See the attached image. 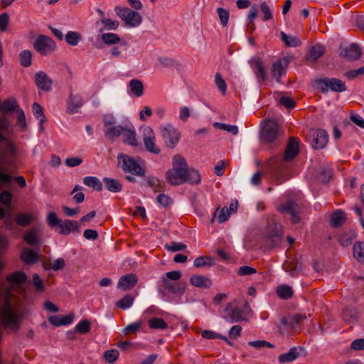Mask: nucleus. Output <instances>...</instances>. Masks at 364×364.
<instances>
[{"label": "nucleus", "instance_id": "f257e3e1", "mask_svg": "<svg viewBox=\"0 0 364 364\" xmlns=\"http://www.w3.org/2000/svg\"><path fill=\"white\" fill-rule=\"evenodd\" d=\"M118 166L127 174L125 178L131 183H135V176L144 178L146 176L144 161L138 156L134 157L120 153L117 156Z\"/></svg>", "mask_w": 364, "mask_h": 364}, {"label": "nucleus", "instance_id": "f03ea898", "mask_svg": "<svg viewBox=\"0 0 364 364\" xmlns=\"http://www.w3.org/2000/svg\"><path fill=\"white\" fill-rule=\"evenodd\" d=\"M188 164L183 156H176L173 159V168L167 171L166 179L172 186H179L186 182Z\"/></svg>", "mask_w": 364, "mask_h": 364}, {"label": "nucleus", "instance_id": "7ed1b4c3", "mask_svg": "<svg viewBox=\"0 0 364 364\" xmlns=\"http://www.w3.org/2000/svg\"><path fill=\"white\" fill-rule=\"evenodd\" d=\"M21 316L14 311L9 299H6L0 306V321L8 328L16 331L18 329Z\"/></svg>", "mask_w": 364, "mask_h": 364}, {"label": "nucleus", "instance_id": "20e7f679", "mask_svg": "<svg viewBox=\"0 0 364 364\" xmlns=\"http://www.w3.org/2000/svg\"><path fill=\"white\" fill-rule=\"evenodd\" d=\"M317 89L323 94H326L329 90L335 92L346 91V83L336 77H323L315 81Z\"/></svg>", "mask_w": 364, "mask_h": 364}, {"label": "nucleus", "instance_id": "39448f33", "mask_svg": "<svg viewBox=\"0 0 364 364\" xmlns=\"http://www.w3.org/2000/svg\"><path fill=\"white\" fill-rule=\"evenodd\" d=\"M116 14L129 27H137L142 22V16L136 11L132 10L128 7L116 6L114 8Z\"/></svg>", "mask_w": 364, "mask_h": 364}, {"label": "nucleus", "instance_id": "423d86ee", "mask_svg": "<svg viewBox=\"0 0 364 364\" xmlns=\"http://www.w3.org/2000/svg\"><path fill=\"white\" fill-rule=\"evenodd\" d=\"M161 284L158 287V291L162 295L171 293L177 296L184 294L187 288V283L183 281H170V279H161Z\"/></svg>", "mask_w": 364, "mask_h": 364}, {"label": "nucleus", "instance_id": "0eeeda50", "mask_svg": "<svg viewBox=\"0 0 364 364\" xmlns=\"http://www.w3.org/2000/svg\"><path fill=\"white\" fill-rule=\"evenodd\" d=\"M159 131L166 146L173 149L178 143L181 134L179 131L171 124H166L159 127Z\"/></svg>", "mask_w": 364, "mask_h": 364}, {"label": "nucleus", "instance_id": "6e6552de", "mask_svg": "<svg viewBox=\"0 0 364 364\" xmlns=\"http://www.w3.org/2000/svg\"><path fill=\"white\" fill-rule=\"evenodd\" d=\"M282 237L283 232L281 224L273 223L268 225L264 242L269 247L274 248L279 247L282 242Z\"/></svg>", "mask_w": 364, "mask_h": 364}, {"label": "nucleus", "instance_id": "1a4fd4ad", "mask_svg": "<svg viewBox=\"0 0 364 364\" xmlns=\"http://www.w3.org/2000/svg\"><path fill=\"white\" fill-rule=\"evenodd\" d=\"M33 48L42 55H47L55 50L56 43L50 37L40 35L35 41Z\"/></svg>", "mask_w": 364, "mask_h": 364}, {"label": "nucleus", "instance_id": "9d476101", "mask_svg": "<svg viewBox=\"0 0 364 364\" xmlns=\"http://www.w3.org/2000/svg\"><path fill=\"white\" fill-rule=\"evenodd\" d=\"M141 130L146 149L150 153L159 154L161 152V149L156 145V137L154 130L149 126L142 127Z\"/></svg>", "mask_w": 364, "mask_h": 364}, {"label": "nucleus", "instance_id": "9b49d317", "mask_svg": "<svg viewBox=\"0 0 364 364\" xmlns=\"http://www.w3.org/2000/svg\"><path fill=\"white\" fill-rule=\"evenodd\" d=\"M279 134V125L274 119H269L265 122L262 135L263 139L267 142H273L277 140Z\"/></svg>", "mask_w": 364, "mask_h": 364}, {"label": "nucleus", "instance_id": "f8f14e48", "mask_svg": "<svg viewBox=\"0 0 364 364\" xmlns=\"http://www.w3.org/2000/svg\"><path fill=\"white\" fill-rule=\"evenodd\" d=\"M278 210L282 213H288L291 215V220L293 223L297 224L301 221V211L300 208L297 203L289 200L284 204H282Z\"/></svg>", "mask_w": 364, "mask_h": 364}, {"label": "nucleus", "instance_id": "ddd939ff", "mask_svg": "<svg viewBox=\"0 0 364 364\" xmlns=\"http://www.w3.org/2000/svg\"><path fill=\"white\" fill-rule=\"evenodd\" d=\"M269 168L272 176L279 183H282L286 178L284 176V169L285 168L283 161L278 157H273L270 159Z\"/></svg>", "mask_w": 364, "mask_h": 364}, {"label": "nucleus", "instance_id": "4468645a", "mask_svg": "<svg viewBox=\"0 0 364 364\" xmlns=\"http://www.w3.org/2000/svg\"><path fill=\"white\" fill-rule=\"evenodd\" d=\"M223 318L229 323H236L245 320L243 310L239 307L232 308V304L228 303L224 309Z\"/></svg>", "mask_w": 364, "mask_h": 364}, {"label": "nucleus", "instance_id": "2eb2a0df", "mask_svg": "<svg viewBox=\"0 0 364 364\" xmlns=\"http://www.w3.org/2000/svg\"><path fill=\"white\" fill-rule=\"evenodd\" d=\"M362 55V50L358 45L352 43L348 46L340 47V56L348 61H355Z\"/></svg>", "mask_w": 364, "mask_h": 364}, {"label": "nucleus", "instance_id": "dca6fc26", "mask_svg": "<svg viewBox=\"0 0 364 364\" xmlns=\"http://www.w3.org/2000/svg\"><path fill=\"white\" fill-rule=\"evenodd\" d=\"M311 145L315 149H321L326 146L328 141V134L323 129H318L313 133Z\"/></svg>", "mask_w": 364, "mask_h": 364}, {"label": "nucleus", "instance_id": "f3484780", "mask_svg": "<svg viewBox=\"0 0 364 364\" xmlns=\"http://www.w3.org/2000/svg\"><path fill=\"white\" fill-rule=\"evenodd\" d=\"M35 82L39 90L46 92L51 90L53 81L43 71H39L36 73Z\"/></svg>", "mask_w": 364, "mask_h": 364}, {"label": "nucleus", "instance_id": "a211bd4d", "mask_svg": "<svg viewBox=\"0 0 364 364\" xmlns=\"http://www.w3.org/2000/svg\"><path fill=\"white\" fill-rule=\"evenodd\" d=\"M138 277L135 274L130 273L120 277L117 287L123 291L132 289L137 283Z\"/></svg>", "mask_w": 364, "mask_h": 364}, {"label": "nucleus", "instance_id": "6ab92c4d", "mask_svg": "<svg viewBox=\"0 0 364 364\" xmlns=\"http://www.w3.org/2000/svg\"><path fill=\"white\" fill-rule=\"evenodd\" d=\"M59 234L67 235L73 232H80V228L78 222L71 220L61 221L59 225Z\"/></svg>", "mask_w": 364, "mask_h": 364}, {"label": "nucleus", "instance_id": "aec40b11", "mask_svg": "<svg viewBox=\"0 0 364 364\" xmlns=\"http://www.w3.org/2000/svg\"><path fill=\"white\" fill-rule=\"evenodd\" d=\"M299 153V141L296 138L291 137L287 144L286 151L283 156V161L293 159Z\"/></svg>", "mask_w": 364, "mask_h": 364}, {"label": "nucleus", "instance_id": "412c9836", "mask_svg": "<svg viewBox=\"0 0 364 364\" xmlns=\"http://www.w3.org/2000/svg\"><path fill=\"white\" fill-rule=\"evenodd\" d=\"M306 319V316L305 314H297L289 318H283L282 323L294 331H297L299 329L301 322Z\"/></svg>", "mask_w": 364, "mask_h": 364}, {"label": "nucleus", "instance_id": "4be33fe9", "mask_svg": "<svg viewBox=\"0 0 364 364\" xmlns=\"http://www.w3.org/2000/svg\"><path fill=\"white\" fill-rule=\"evenodd\" d=\"M189 282L192 286L203 289H210L213 284L210 278L200 274L191 276Z\"/></svg>", "mask_w": 364, "mask_h": 364}, {"label": "nucleus", "instance_id": "5701e85b", "mask_svg": "<svg viewBox=\"0 0 364 364\" xmlns=\"http://www.w3.org/2000/svg\"><path fill=\"white\" fill-rule=\"evenodd\" d=\"M288 62L286 58L280 59L274 62L272 65V73L277 82H279L281 77L285 74V68L287 66Z\"/></svg>", "mask_w": 364, "mask_h": 364}, {"label": "nucleus", "instance_id": "b1692460", "mask_svg": "<svg viewBox=\"0 0 364 364\" xmlns=\"http://www.w3.org/2000/svg\"><path fill=\"white\" fill-rule=\"evenodd\" d=\"M301 350V348L292 347L287 353L281 354L278 357V361L280 363H288L293 362L300 355L299 351Z\"/></svg>", "mask_w": 364, "mask_h": 364}, {"label": "nucleus", "instance_id": "393cba45", "mask_svg": "<svg viewBox=\"0 0 364 364\" xmlns=\"http://www.w3.org/2000/svg\"><path fill=\"white\" fill-rule=\"evenodd\" d=\"M74 319V314H70L63 316H50L48 318L50 323L55 326H67L70 324Z\"/></svg>", "mask_w": 364, "mask_h": 364}, {"label": "nucleus", "instance_id": "a878e982", "mask_svg": "<svg viewBox=\"0 0 364 364\" xmlns=\"http://www.w3.org/2000/svg\"><path fill=\"white\" fill-rule=\"evenodd\" d=\"M250 63L254 64L257 68V70L255 71V74L258 81L259 82L265 81L267 76L262 60L259 58H253L251 59Z\"/></svg>", "mask_w": 364, "mask_h": 364}, {"label": "nucleus", "instance_id": "bb28decb", "mask_svg": "<svg viewBox=\"0 0 364 364\" xmlns=\"http://www.w3.org/2000/svg\"><path fill=\"white\" fill-rule=\"evenodd\" d=\"M82 105L83 101L81 96L70 95L68 99V109L70 113H77Z\"/></svg>", "mask_w": 364, "mask_h": 364}, {"label": "nucleus", "instance_id": "cd10ccee", "mask_svg": "<svg viewBox=\"0 0 364 364\" xmlns=\"http://www.w3.org/2000/svg\"><path fill=\"white\" fill-rule=\"evenodd\" d=\"M21 259L26 264H33L38 259V254L30 248H24L21 254Z\"/></svg>", "mask_w": 364, "mask_h": 364}, {"label": "nucleus", "instance_id": "c85d7f7f", "mask_svg": "<svg viewBox=\"0 0 364 364\" xmlns=\"http://www.w3.org/2000/svg\"><path fill=\"white\" fill-rule=\"evenodd\" d=\"M346 220L345 213L341 210H337L331 215L330 225L333 228H339L343 225Z\"/></svg>", "mask_w": 364, "mask_h": 364}, {"label": "nucleus", "instance_id": "c756f323", "mask_svg": "<svg viewBox=\"0 0 364 364\" xmlns=\"http://www.w3.org/2000/svg\"><path fill=\"white\" fill-rule=\"evenodd\" d=\"M18 108V104L16 98L10 97L5 100L0 107V110L3 114L13 112L15 110L17 111Z\"/></svg>", "mask_w": 364, "mask_h": 364}, {"label": "nucleus", "instance_id": "7c9ffc66", "mask_svg": "<svg viewBox=\"0 0 364 364\" xmlns=\"http://www.w3.org/2000/svg\"><path fill=\"white\" fill-rule=\"evenodd\" d=\"M6 280L11 284L21 285L26 283L27 276L21 271H16L8 275Z\"/></svg>", "mask_w": 364, "mask_h": 364}, {"label": "nucleus", "instance_id": "2f4dec72", "mask_svg": "<svg viewBox=\"0 0 364 364\" xmlns=\"http://www.w3.org/2000/svg\"><path fill=\"white\" fill-rule=\"evenodd\" d=\"M102 181L106 189L112 193H119L122 190V185L117 179L105 177Z\"/></svg>", "mask_w": 364, "mask_h": 364}, {"label": "nucleus", "instance_id": "473e14b6", "mask_svg": "<svg viewBox=\"0 0 364 364\" xmlns=\"http://www.w3.org/2000/svg\"><path fill=\"white\" fill-rule=\"evenodd\" d=\"M123 137L124 141L127 144L132 146H138L136 134L134 127H132V128L129 129L125 127L124 131L123 132Z\"/></svg>", "mask_w": 364, "mask_h": 364}, {"label": "nucleus", "instance_id": "72a5a7b5", "mask_svg": "<svg viewBox=\"0 0 364 364\" xmlns=\"http://www.w3.org/2000/svg\"><path fill=\"white\" fill-rule=\"evenodd\" d=\"M129 87L132 93L137 97L142 96L144 94L143 82L139 80H131L129 82Z\"/></svg>", "mask_w": 364, "mask_h": 364}, {"label": "nucleus", "instance_id": "f704fd0d", "mask_svg": "<svg viewBox=\"0 0 364 364\" xmlns=\"http://www.w3.org/2000/svg\"><path fill=\"white\" fill-rule=\"evenodd\" d=\"M23 240L26 243L33 247H39L41 245L38 234L33 228L24 235Z\"/></svg>", "mask_w": 364, "mask_h": 364}, {"label": "nucleus", "instance_id": "c9c22d12", "mask_svg": "<svg viewBox=\"0 0 364 364\" xmlns=\"http://www.w3.org/2000/svg\"><path fill=\"white\" fill-rule=\"evenodd\" d=\"M124 129L125 127L121 125L109 127L105 132V136L109 139L114 140L116 138L123 134Z\"/></svg>", "mask_w": 364, "mask_h": 364}, {"label": "nucleus", "instance_id": "e433bc0d", "mask_svg": "<svg viewBox=\"0 0 364 364\" xmlns=\"http://www.w3.org/2000/svg\"><path fill=\"white\" fill-rule=\"evenodd\" d=\"M102 41L107 46H114L121 43L120 37L113 33H103L101 35Z\"/></svg>", "mask_w": 364, "mask_h": 364}, {"label": "nucleus", "instance_id": "4c0bfd02", "mask_svg": "<svg viewBox=\"0 0 364 364\" xmlns=\"http://www.w3.org/2000/svg\"><path fill=\"white\" fill-rule=\"evenodd\" d=\"M83 183L87 187L92 188L97 191H101L102 190V183L95 176H86L83 178Z\"/></svg>", "mask_w": 364, "mask_h": 364}, {"label": "nucleus", "instance_id": "58836bf2", "mask_svg": "<svg viewBox=\"0 0 364 364\" xmlns=\"http://www.w3.org/2000/svg\"><path fill=\"white\" fill-rule=\"evenodd\" d=\"M353 255L359 262H364V242H356L353 248Z\"/></svg>", "mask_w": 364, "mask_h": 364}, {"label": "nucleus", "instance_id": "ea45409f", "mask_svg": "<svg viewBox=\"0 0 364 364\" xmlns=\"http://www.w3.org/2000/svg\"><path fill=\"white\" fill-rule=\"evenodd\" d=\"M282 41L287 46L289 47H298L301 44L300 39L296 36H288L284 32L280 33Z\"/></svg>", "mask_w": 364, "mask_h": 364}, {"label": "nucleus", "instance_id": "a19ab883", "mask_svg": "<svg viewBox=\"0 0 364 364\" xmlns=\"http://www.w3.org/2000/svg\"><path fill=\"white\" fill-rule=\"evenodd\" d=\"M148 325L150 328L156 330H163L168 328L167 323L161 318L154 317L148 321Z\"/></svg>", "mask_w": 364, "mask_h": 364}, {"label": "nucleus", "instance_id": "79ce46f5", "mask_svg": "<svg viewBox=\"0 0 364 364\" xmlns=\"http://www.w3.org/2000/svg\"><path fill=\"white\" fill-rule=\"evenodd\" d=\"M276 292L277 295L283 299H289L293 295L291 287L285 284L278 286Z\"/></svg>", "mask_w": 364, "mask_h": 364}, {"label": "nucleus", "instance_id": "37998d69", "mask_svg": "<svg viewBox=\"0 0 364 364\" xmlns=\"http://www.w3.org/2000/svg\"><path fill=\"white\" fill-rule=\"evenodd\" d=\"M15 220L18 225L26 227L33 223V218L30 214L19 213L16 215Z\"/></svg>", "mask_w": 364, "mask_h": 364}, {"label": "nucleus", "instance_id": "c03bdc74", "mask_svg": "<svg viewBox=\"0 0 364 364\" xmlns=\"http://www.w3.org/2000/svg\"><path fill=\"white\" fill-rule=\"evenodd\" d=\"M326 51V48L321 44H317L311 48L309 53V59L315 61L321 57Z\"/></svg>", "mask_w": 364, "mask_h": 364}, {"label": "nucleus", "instance_id": "a18cd8bd", "mask_svg": "<svg viewBox=\"0 0 364 364\" xmlns=\"http://www.w3.org/2000/svg\"><path fill=\"white\" fill-rule=\"evenodd\" d=\"M5 146H6V151L2 152L1 154V155H0L1 158L4 159L6 157V156L7 155V157H8L7 162L11 163V158L13 156H14V155L16 154V148H15L14 144L11 141V140H10L9 139L5 142Z\"/></svg>", "mask_w": 364, "mask_h": 364}, {"label": "nucleus", "instance_id": "49530a36", "mask_svg": "<svg viewBox=\"0 0 364 364\" xmlns=\"http://www.w3.org/2000/svg\"><path fill=\"white\" fill-rule=\"evenodd\" d=\"M65 39L68 45L75 46L82 40V36L78 32L70 31L65 35Z\"/></svg>", "mask_w": 364, "mask_h": 364}, {"label": "nucleus", "instance_id": "de8ad7c7", "mask_svg": "<svg viewBox=\"0 0 364 364\" xmlns=\"http://www.w3.org/2000/svg\"><path fill=\"white\" fill-rule=\"evenodd\" d=\"M100 22L103 25V28L100 29V32L102 33L104 30L111 31L117 30L119 26V22L118 21H114L109 18L103 17Z\"/></svg>", "mask_w": 364, "mask_h": 364}, {"label": "nucleus", "instance_id": "09e8293b", "mask_svg": "<svg viewBox=\"0 0 364 364\" xmlns=\"http://www.w3.org/2000/svg\"><path fill=\"white\" fill-rule=\"evenodd\" d=\"M342 316L346 322L352 323L357 320L358 311L355 308H346L343 311Z\"/></svg>", "mask_w": 364, "mask_h": 364}, {"label": "nucleus", "instance_id": "8fccbe9b", "mask_svg": "<svg viewBox=\"0 0 364 364\" xmlns=\"http://www.w3.org/2000/svg\"><path fill=\"white\" fill-rule=\"evenodd\" d=\"M186 182L191 184H199L201 181L200 175L199 172L195 169L189 170L187 168V173L186 176Z\"/></svg>", "mask_w": 364, "mask_h": 364}, {"label": "nucleus", "instance_id": "3c124183", "mask_svg": "<svg viewBox=\"0 0 364 364\" xmlns=\"http://www.w3.org/2000/svg\"><path fill=\"white\" fill-rule=\"evenodd\" d=\"M134 299L132 295L127 294L116 303V306L119 309H127L132 306Z\"/></svg>", "mask_w": 364, "mask_h": 364}, {"label": "nucleus", "instance_id": "603ef678", "mask_svg": "<svg viewBox=\"0 0 364 364\" xmlns=\"http://www.w3.org/2000/svg\"><path fill=\"white\" fill-rule=\"evenodd\" d=\"M32 53L29 50H25L20 53L19 60L20 64L25 68H28L31 65Z\"/></svg>", "mask_w": 364, "mask_h": 364}, {"label": "nucleus", "instance_id": "864d4df0", "mask_svg": "<svg viewBox=\"0 0 364 364\" xmlns=\"http://www.w3.org/2000/svg\"><path fill=\"white\" fill-rule=\"evenodd\" d=\"M32 109L35 117L38 119L40 122H45L46 121L43 107L39 104L34 102L32 105Z\"/></svg>", "mask_w": 364, "mask_h": 364}, {"label": "nucleus", "instance_id": "5fc2aeb1", "mask_svg": "<svg viewBox=\"0 0 364 364\" xmlns=\"http://www.w3.org/2000/svg\"><path fill=\"white\" fill-rule=\"evenodd\" d=\"M213 127L222 130H225L229 133L232 134L233 135H237L238 134V128L235 125L215 122L213 124Z\"/></svg>", "mask_w": 364, "mask_h": 364}, {"label": "nucleus", "instance_id": "6e6d98bb", "mask_svg": "<svg viewBox=\"0 0 364 364\" xmlns=\"http://www.w3.org/2000/svg\"><path fill=\"white\" fill-rule=\"evenodd\" d=\"M333 175V171L330 168H322L318 176V180L323 183H326L329 181Z\"/></svg>", "mask_w": 364, "mask_h": 364}, {"label": "nucleus", "instance_id": "4d7b16f0", "mask_svg": "<svg viewBox=\"0 0 364 364\" xmlns=\"http://www.w3.org/2000/svg\"><path fill=\"white\" fill-rule=\"evenodd\" d=\"M217 13L218 14L222 26L225 27L228 25L229 20V11L223 8L219 7L217 9Z\"/></svg>", "mask_w": 364, "mask_h": 364}, {"label": "nucleus", "instance_id": "13d9d810", "mask_svg": "<svg viewBox=\"0 0 364 364\" xmlns=\"http://www.w3.org/2000/svg\"><path fill=\"white\" fill-rule=\"evenodd\" d=\"M90 325L88 320L84 319L75 326V331L80 333H87L90 331Z\"/></svg>", "mask_w": 364, "mask_h": 364}, {"label": "nucleus", "instance_id": "bf43d9fd", "mask_svg": "<svg viewBox=\"0 0 364 364\" xmlns=\"http://www.w3.org/2000/svg\"><path fill=\"white\" fill-rule=\"evenodd\" d=\"M201 336L203 338L205 339H215V338H220L223 341H228V338L222 336L220 334H218L214 331H210V330H204L201 333Z\"/></svg>", "mask_w": 364, "mask_h": 364}, {"label": "nucleus", "instance_id": "052dcab7", "mask_svg": "<svg viewBox=\"0 0 364 364\" xmlns=\"http://www.w3.org/2000/svg\"><path fill=\"white\" fill-rule=\"evenodd\" d=\"M345 77L348 80H353L360 75H364V65L354 70H350L344 73Z\"/></svg>", "mask_w": 364, "mask_h": 364}, {"label": "nucleus", "instance_id": "680f3d73", "mask_svg": "<svg viewBox=\"0 0 364 364\" xmlns=\"http://www.w3.org/2000/svg\"><path fill=\"white\" fill-rule=\"evenodd\" d=\"M182 277V273L179 270H173L171 272H168L163 274L161 277V279H170V281H179Z\"/></svg>", "mask_w": 364, "mask_h": 364}, {"label": "nucleus", "instance_id": "e2e57ef3", "mask_svg": "<svg viewBox=\"0 0 364 364\" xmlns=\"http://www.w3.org/2000/svg\"><path fill=\"white\" fill-rule=\"evenodd\" d=\"M156 200L164 208H168L173 203L171 198L164 193L159 194L156 198Z\"/></svg>", "mask_w": 364, "mask_h": 364}, {"label": "nucleus", "instance_id": "0e129e2a", "mask_svg": "<svg viewBox=\"0 0 364 364\" xmlns=\"http://www.w3.org/2000/svg\"><path fill=\"white\" fill-rule=\"evenodd\" d=\"M119 353L117 350H109L105 352L104 356L109 363H112L119 358Z\"/></svg>", "mask_w": 364, "mask_h": 364}, {"label": "nucleus", "instance_id": "69168bd1", "mask_svg": "<svg viewBox=\"0 0 364 364\" xmlns=\"http://www.w3.org/2000/svg\"><path fill=\"white\" fill-rule=\"evenodd\" d=\"M215 83L218 88V90L223 93L225 94L226 92L227 85L225 81L223 79L220 73H216L215 76Z\"/></svg>", "mask_w": 364, "mask_h": 364}, {"label": "nucleus", "instance_id": "338daca9", "mask_svg": "<svg viewBox=\"0 0 364 364\" xmlns=\"http://www.w3.org/2000/svg\"><path fill=\"white\" fill-rule=\"evenodd\" d=\"M261 11L264 14L263 21H267L273 18L271 9L266 1H263L260 5Z\"/></svg>", "mask_w": 364, "mask_h": 364}, {"label": "nucleus", "instance_id": "774afa93", "mask_svg": "<svg viewBox=\"0 0 364 364\" xmlns=\"http://www.w3.org/2000/svg\"><path fill=\"white\" fill-rule=\"evenodd\" d=\"M62 220L58 219L57 215L54 212H50L47 215V222L50 227L53 228L57 225H60Z\"/></svg>", "mask_w": 364, "mask_h": 364}]
</instances>
